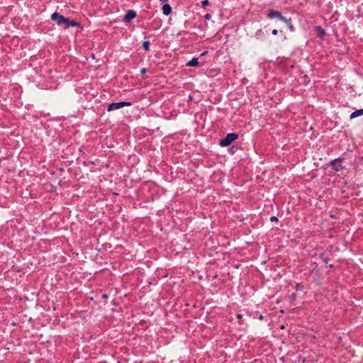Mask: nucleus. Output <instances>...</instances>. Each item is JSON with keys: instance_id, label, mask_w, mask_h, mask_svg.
<instances>
[{"instance_id": "obj_14", "label": "nucleus", "mask_w": 363, "mask_h": 363, "mask_svg": "<svg viewBox=\"0 0 363 363\" xmlns=\"http://www.w3.org/2000/svg\"><path fill=\"white\" fill-rule=\"evenodd\" d=\"M295 289L296 291H301L303 289V285L301 283H298L295 286Z\"/></svg>"}, {"instance_id": "obj_9", "label": "nucleus", "mask_w": 363, "mask_h": 363, "mask_svg": "<svg viewBox=\"0 0 363 363\" xmlns=\"http://www.w3.org/2000/svg\"><path fill=\"white\" fill-rule=\"evenodd\" d=\"M67 23H65V25L66 26L65 28L80 26V23L76 21H70L67 18Z\"/></svg>"}, {"instance_id": "obj_24", "label": "nucleus", "mask_w": 363, "mask_h": 363, "mask_svg": "<svg viewBox=\"0 0 363 363\" xmlns=\"http://www.w3.org/2000/svg\"><path fill=\"white\" fill-rule=\"evenodd\" d=\"M168 0H160V1L161 2H165V1H167Z\"/></svg>"}, {"instance_id": "obj_6", "label": "nucleus", "mask_w": 363, "mask_h": 363, "mask_svg": "<svg viewBox=\"0 0 363 363\" xmlns=\"http://www.w3.org/2000/svg\"><path fill=\"white\" fill-rule=\"evenodd\" d=\"M137 16L136 11L133 10H128L123 17V22L128 23Z\"/></svg>"}, {"instance_id": "obj_13", "label": "nucleus", "mask_w": 363, "mask_h": 363, "mask_svg": "<svg viewBox=\"0 0 363 363\" xmlns=\"http://www.w3.org/2000/svg\"><path fill=\"white\" fill-rule=\"evenodd\" d=\"M150 41L145 40L143 43V48L145 51H148L150 50Z\"/></svg>"}, {"instance_id": "obj_15", "label": "nucleus", "mask_w": 363, "mask_h": 363, "mask_svg": "<svg viewBox=\"0 0 363 363\" xmlns=\"http://www.w3.org/2000/svg\"><path fill=\"white\" fill-rule=\"evenodd\" d=\"M296 298H297V295H296V293H293V294L290 296V297H289V301H290L291 302H294V301H296Z\"/></svg>"}, {"instance_id": "obj_4", "label": "nucleus", "mask_w": 363, "mask_h": 363, "mask_svg": "<svg viewBox=\"0 0 363 363\" xmlns=\"http://www.w3.org/2000/svg\"><path fill=\"white\" fill-rule=\"evenodd\" d=\"M343 159L341 157H337L330 161V166L332 167L333 170L335 172H340L345 169V167L342 166Z\"/></svg>"}, {"instance_id": "obj_2", "label": "nucleus", "mask_w": 363, "mask_h": 363, "mask_svg": "<svg viewBox=\"0 0 363 363\" xmlns=\"http://www.w3.org/2000/svg\"><path fill=\"white\" fill-rule=\"evenodd\" d=\"M131 104H132L130 102H128V101L113 102V103H111L110 104H108V106L107 107V111H115V110L121 108L124 106H131Z\"/></svg>"}, {"instance_id": "obj_8", "label": "nucleus", "mask_w": 363, "mask_h": 363, "mask_svg": "<svg viewBox=\"0 0 363 363\" xmlns=\"http://www.w3.org/2000/svg\"><path fill=\"white\" fill-rule=\"evenodd\" d=\"M162 9L163 14L165 16H169L172 13V7L169 4H164Z\"/></svg>"}, {"instance_id": "obj_21", "label": "nucleus", "mask_w": 363, "mask_h": 363, "mask_svg": "<svg viewBox=\"0 0 363 363\" xmlns=\"http://www.w3.org/2000/svg\"><path fill=\"white\" fill-rule=\"evenodd\" d=\"M145 72H146V69H145V68H143V69H141V70H140V73H141L142 74H144Z\"/></svg>"}, {"instance_id": "obj_20", "label": "nucleus", "mask_w": 363, "mask_h": 363, "mask_svg": "<svg viewBox=\"0 0 363 363\" xmlns=\"http://www.w3.org/2000/svg\"><path fill=\"white\" fill-rule=\"evenodd\" d=\"M272 34L273 35H277L278 34V30H277V29H274V30H272Z\"/></svg>"}, {"instance_id": "obj_1", "label": "nucleus", "mask_w": 363, "mask_h": 363, "mask_svg": "<svg viewBox=\"0 0 363 363\" xmlns=\"http://www.w3.org/2000/svg\"><path fill=\"white\" fill-rule=\"evenodd\" d=\"M239 135L235 133H230L226 135V136L221 139L219 142V145L221 147H227L230 145L232 143L236 140L238 138Z\"/></svg>"}, {"instance_id": "obj_22", "label": "nucleus", "mask_w": 363, "mask_h": 363, "mask_svg": "<svg viewBox=\"0 0 363 363\" xmlns=\"http://www.w3.org/2000/svg\"><path fill=\"white\" fill-rule=\"evenodd\" d=\"M102 298L104 299H106L108 298V295L106 294H104L102 296H101Z\"/></svg>"}, {"instance_id": "obj_25", "label": "nucleus", "mask_w": 363, "mask_h": 363, "mask_svg": "<svg viewBox=\"0 0 363 363\" xmlns=\"http://www.w3.org/2000/svg\"><path fill=\"white\" fill-rule=\"evenodd\" d=\"M333 267V264H330V265H329V267H330V268H332Z\"/></svg>"}, {"instance_id": "obj_19", "label": "nucleus", "mask_w": 363, "mask_h": 363, "mask_svg": "<svg viewBox=\"0 0 363 363\" xmlns=\"http://www.w3.org/2000/svg\"><path fill=\"white\" fill-rule=\"evenodd\" d=\"M204 18H205V19L209 20V19H211V15L210 13H206V14L204 16Z\"/></svg>"}, {"instance_id": "obj_10", "label": "nucleus", "mask_w": 363, "mask_h": 363, "mask_svg": "<svg viewBox=\"0 0 363 363\" xmlns=\"http://www.w3.org/2000/svg\"><path fill=\"white\" fill-rule=\"evenodd\" d=\"M199 64V59L196 57H193L191 60L186 62V65L188 67H196Z\"/></svg>"}, {"instance_id": "obj_7", "label": "nucleus", "mask_w": 363, "mask_h": 363, "mask_svg": "<svg viewBox=\"0 0 363 363\" xmlns=\"http://www.w3.org/2000/svg\"><path fill=\"white\" fill-rule=\"evenodd\" d=\"M314 30L319 38H323L326 34L325 30L320 26H315Z\"/></svg>"}, {"instance_id": "obj_5", "label": "nucleus", "mask_w": 363, "mask_h": 363, "mask_svg": "<svg viewBox=\"0 0 363 363\" xmlns=\"http://www.w3.org/2000/svg\"><path fill=\"white\" fill-rule=\"evenodd\" d=\"M267 18L269 19H273V18H277L283 22H284L286 21V19L287 18L286 17L284 16L280 11L273 10V9H271L269 11V12L267 13Z\"/></svg>"}, {"instance_id": "obj_26", "label": "nucleus", "mask_w": 363, "mask_h": 363, "mask_svg": "<svg viewBox=\"0 0 363 363\" xmlns=\"http://www.w3.org/2000/svg\"><path fill=\"white\" fill-rule=\"evenodd\" d=\"M91 164H94V162H90Z\"/></svg>"}, {"instance_id": "obj_23", "label": "nucleus", "mask_w": 363, "mask_h": 363, "mask_svg": "<svg viewBox=\"0 0 363 363\" xmlns=\"http://www.w3.org/2000/svg\"><path fill=\"white\" fill-rule=\"evenodd\" d=\"M258 318H259V320H263V319H264V316H263V315H259Z\"/></svg>"}, {"instance_id": "obj_3", "label": "nucleus", "mask_w": 363, "mask_h": 363, "mask_svg": "<svg viewBox=\"0 0 363 363\" xmlns=\"http://www.w3.org/2000/svg\"><path fill=\"white\" fill-rule=\"evenodd\" d=\"M50 18L52 21H55L57 26H62L64 25L65 23H67V18L64 17L62 15H61L58 12L53 13Z\"/></svg>"}, {"instance_id": "obj_16", "label": "nucleus", "mask_w": 363, "mask_h": 363, "mask_svg": "<svg viewBox=\"0 0 363 363\" xmlns=\"http://www.w3.org/2000/svg\"><path fill=\"white\" fill-rule=\"evenodd\" d=\"M320 258L322 259L323 262L325 264H328L329 258L325 257L324 254L320 255Z\"/></svg>"}, {"instance_id": "obj_17", "label": "nucleus", "mask_w": 363, "mask_h": 363, "mask_svg": "<svg viewBox=\"0 0 363 363\" xmlns=\"http://www.w3.org/2000/svg\"><path fill=\"white\" fill-rule=\"evenodd\" d=\"M201 4H202V6H203V8H204V9H205V8H206V6H208V5H209V1H208V0H203V1H201Z\"/></svg>"}, {"instance_id": "obj_11", "label": "nucleus", "mask_w": 363, "mask_h": 363, "mask_svg": "<svg viewBox=\"0 0 363 363\" xmlns=\"http://www.w3.org/2000/svg\"><path fill=\"white\" fill-rule=\"evenodd\" d=\"M363 115V108L354 111L350 114V119H353Z\"/></svg>"}, {"instance_id": "obj_12", "label": "nucleus", "mask_w": 363, "mask_h": 363, "mask_svg": "<svg viewBox=\"0 0 363 363\" xmlns=\"http://www.w3.org/2000/svg\"><path fill=\"white\" fill-rule=\"evenodd\" d=\"M284 23L286 24L287 27L291 31H294L295 28L292 23L291 18H287Z\"/></svg>"}, {"instance_id": "obj_18", "label": "nucleus", "mask_w": 363, "mask_h": 363, "mask_svg": "<svg viewBox=\"0 0 363 363\" xmlns=\"http://www.w3.org/2000/svg\"><path fill=\"white\" fill-rule=\"evenodd\" d=\"M278 220H278L277 216H273L270 217V221L271 222H278Z\"/></svg>"}]
</instances>
